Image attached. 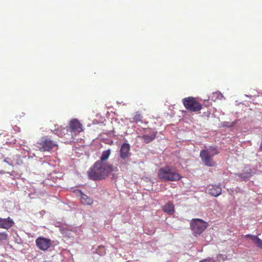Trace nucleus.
Returning <instances> with one entry per match:
<instances>
[{"instance_id":"obj_1","label":"nucleus","mask_w":262,"mask_h":262,"mask_svg":"<svg viewBox=\"0 0 262 262\" xmlns=\"http://www.w3.org/2000/svg\"><path fill=\"white\" fill-rule=\"evenodd\" d=\"M113 171V168L111 165L96 162L88 171V174L90 179L97 181L105 179Z\"/></svg>"},{"instance_id":"obj_2","label":"nucleus","mask_w":262,"mask_h":262,"mask_svg":"<svg viewBox=\"0 0 262 262\" xmlns=\"http://www.w3.org/2000/svg\"><path fill=\"white\" fill-rule=\"evenodd\" d=\"M158 178L162 181H178L182 177L174 168L170 166L160 168L157 173Z\"/></svg>"},{"instance_id":"obj_3","label":"nucleus","mask_w":262,"mask_h":262,"mask_svg":"<svg viewBox=\"0 0 262 262\" xmlns=\"http://www.w3.org/2000/svg\"><path fill=\"white\" fill-rule=\"evenodd\" d=\"M219 154L217 149L214 147H209L201 150L200 157L203 163L208 167H213L215 165V162L213 157Z\"/></svg>"},{"instance_id":"obj_4","label":"nucleus","mask_w":262,"mask_h":262,"mask_svg":"<svg viewBox=\"0 0 262 262\" xmlns=\"http://www.w3.org/2000/svg\"><path fill=\"white\" fill-rule=\"evenodd\" d=\"M207 226V223L199 219H192L190 222V228L192 234L196 237L200 235Z\"/></svg>"},{"instance_id":"obj_5","label":"nucleus","mask_w":262,"mask_h":262,"mask_svg":"<svg viewBox=\"0 0 262 262\" xmlns=\"http://www.w3.org/2000/svg\"><path fill=\"white\" fill-rule=\"evenodd\" d=\"M57 146L56 142L50 139L48 136L42 137L37 143V147L43 151H50Z\"/></svg>"},{"instance_id":"obj_6","label":"nucleus","mask_w":262,"mask_h":262,"mask_svg":"<svg viewBox=\"0 0 262 262\" xmlns=\"http://www.w3.org/2000/svg\"><path fill=\"white\" fill-rule=\"evenodd\" d=\"M182 102L185 107L191 112H198L202 108V105L192 97L185 98Z\"/></svg>"},{"instance_id":"obj_7","label":"nucleus","mask_w":262,"mask_h":262,"mask_svg":"<svg viewBox=\"0 0 262 262\" xmlns=\"http://www.w3.org/2000/svg\"><path fill=\"white\" fill-rule=\"evenodd\" d=\"M37 247L40 250L48 251L52 246V241L43 236H39L35 240Z\"/></svg>"},{"instance_id":"obj_8","label":"nucleus","mask_w":262,"mask_h":262,"mask_svg":"<svg viewBox=\"0 0 262 262\" xmlns=\"http://www.w3.org/2000/svg\"><path fill=\"white\" fill-rule=\"evenodd\" d=\"M68 129L72 136H76L83 130L82 124L77 119H73L71 120Z\"/></svg>"},{"instance_id":"obj_9","label":"nucleus","mask_w":262,"mask_h":262,"mask_svg":"<svg viewBox=\"0 0 262 262\" xmlns=\"http://www.w3.org/2000/svg\"><path fill=\"white\" fill-rule=\"evenodd\" d=\"M74 193L77 197H79L80 202L84 205H92L93 203V200L84 194L81 190L75 189L74 190Z\"/></svg>"},{"instance_id":"obj_10","label":"nucleus","mask_w":262,"mask_h":262,"mask_svg":"<svg viewBox=\"0 0 262 262\" xmlns=\"http://www.w3.org/2000/svg\"><path fill=\"white\" fill-rule=\"evenodd\" d=\"M130 146L127 143H124L121 145L120 149V157L121 159L126 160L129 157L130 155Z\"/></svg>"},{"instance_id":"obj_11","label":"nucleus","mask_w":262,"mask_h":262,"mask_svg":"<svg viewBox=\"0 0 262 262\" xmlns=\"http://www.w3.org/2000/svg\"><path fill=\"white\" fill-rule=\"evenodd\" d=\"M207 190L208 193L213 196H218L222 193V188L220 184L209 185L208 186Z\"/></svg>"},{"instance_id":"obj_12","label":"nucleus","mask_w":262,"mask_h":262,"mask_svg":"<svg viewBox=\"0 0 262 262\" xmlns=\"http://www.w3.org/2000/svg\"><path fill=\"white\" fill-rule=\"evenodd\" d=\"M13 221L9 217L6 219L0 217V228H1L8 229L13 226Z\"/></svg>"},{"instance_id":"obj_13","label":"nucleus","mask_w":262,"mask_h":262,"mask_svg":"<svg viewBox=\"0 0 262 262\" xmlns=\"http://www.w3.org/2000/svg\"><path fill=\"white\" fill-rule=\"evenodd\" d=\"M245 237L249 238L254 243V244L258 248L262 249V240L258 237L257 235L248 234L245 235Z\"/></svg>"},{"instance_id":"obj_14","label":"nucleus","mask_w":262,"mask_h":262,"mask_svg":"<svg viewBox=\"0 0 262 262\" xmlns=\"http://www.w3.org/2000/svg\"><path fill=\"white\" fill-rule=\"evenodd\" d=\"M162 209L164 212L172 215L174 212V206L172 203L169 202L163 206Z\"/></svg>"},{"instance_id":"obj_15","label":"nucleus","mask_w":262,"mask_h":262,"mask_svg":"<svg viewBox=\"0 0 262 262\" xmlns=\"http://www.w3.org/2000/svg\"><path fill=\"white\" fill-rule=\"evenodd\" d=\"M111 150L110 149L104 150L102 153L100 160L97 162H99V163L100 164H107L106 163L104 162V161L108 159L111 155Z\"/></svg>"},{"instance_id":"obj_16","label":"nucleus","mask_w":262,"mask_h":262,"mask_svg":"<svg viewBox=\"0 0 262 262\" xmlns=\"http://www.w3.org/2000/svg\"><path fill=\"white\" fill-rule=\"evenodd\" d=\"M157 132H152L150 135H143L142 138L146 143H148L153 141L156 137Z\"/></svg>"},{"instance_id":"obj_17","label":"nucleus","mask_w":262,"mask_h":262,"mask_svg":"<svg viewBox=\"0 0 262 262\" xmlns=\"http://www.w3.org/2000/svg\"><path fill=\"white\" fill-rule=\"evenodd\" d=\"M68 132L67 128H62L61 126L55 129L53 132L54 134L57 135L59 137H62L65 135Z\"/></svg>"},{"instance_id":"obj_18","label":"nucleus","mask_w":262,"mask_h":262,"mask_svg":"<svg viewBox=\"0 0 262 262\" xmlns=\"http://www.w3.org/2000/svg\"><path fill=\"white\" fill-rule=\"evenodd\" d=\"M93 253H96L100 256H103L106 254V250L105 247L103 246H99L94 250V248H92Z\"/></svg>"},{"instance_id":"obj_19","label":"nucleus","mask_w":262,"mask_h":262,"mask_svg":"<svg viewBox=\"0 0 262 262\" xmlns=\"http://www.w3.org/2000/svg\"><path fill=\"white\" fill-rule=\"evenodd\" d=\"M223 97L222 94L219 91L213 92L212 94L211 100L215 101L216 99H221Z\"/></svg>"},{"instance_id":"obj_20","label":"nucleus","mask_w":262,"mask_h":262,"mask_svg":"<svg viewBox=\"0 0 262 262\" xmlns=\"http://www.w3.org/2000/svg\"><path fill=\"white\" fill-rule=\"evenodd\" d=\"M252 176V173L250 172H243L238 174L239 178L243 180H246Z\"/></svg>"},{"instance_id":"obj_21","label":"nucleus","mask_w":262,"mask_h":262,"mask_svg":"<svg viewBox=\"0 0 262 262\" xmlns=\"http://www.w3.org/2000/svg\"><path fill=\"white\" fill-rule=\"evenodd\" d=\"M142 118V115L140 113L137 112L132 118L133 120H130V122L138 123L141 121Z\"/></svg>"},{"instance_id":"obj_22","label":"nucleus","mask_w":262,"mask_h":262,"mask_svg":"<svg viewBox=\"0 0 262 262\" xmlns=\"http://www.w3.org/2000/svg\"><path fill=\"white\" fill-rule=\"evenodd\" d=\"M8 238V234L6 232H0V242Z\"/></svg>"},{"instance_id":"obj_23","label":"nucleus","mask_w":262,"mask_h":262,"mask_svg":"<svg viewBox=\"0 0 262 262\" xmlns=\"http://www.w3.org/2000/svg\"><path fill=\"white\" fill-rule=\"evenodd\" d=\"M234 123L233 122L231 124L230 122L227 121H224L223 122V125L224 127H230L234 125Z\"/></svg>"},{"instance_id":"obj_24","label":"nucleus","mask_w":262,"mask_h":262,"mask_svg":"<svg viewBox=\"0 0 262 262\" xmlns=\"http://www.w3.org/2000/svg\"><path fill=\"white\" fill-rule=\"evenodd\" d=\"M4 161L9 165L12 166L13 165V161L9 158H5Z\"/></svg>"},{"instance_id":"obj_25","label":"nucleus","mask_w":262,"mask_h":262,"mask_svg":"<svg viewBox=\"0 0 262 262\" xmlns=\"http://www.w3.org/2000/svg\"><path fill=\"white\" fill-rule=\"evenodd\" d=\"M200 262H214V260L210 258H208L207 259L202 260L200 261Z\"/></svg>"},{"instance_id":"obj_26","label":"nucleus","mask_w":262,"mask_h":262,"mask_svg":"<svg viewBox=\"0 0 262 262\" xmlns=\"http://www.w3.org/2000/svg\"><path fill=\"white\" fill-rule=\"evenodd\" d=\"M110 135L111 134H112V135L113 136H115V131L114 130H112L110 133H109Z\"/></svg>"},{"instance_id":"obj_27","label":"nucleus","mask_w":262,"mask_h":262,"mask_svg":"<svg viewBox=\"0 0 262 262\" xmlns=\"http://www.w3.org/2000/svg\"><path fill=\"white\" fill-rule=\"evenodd\" d=\"M260 150L262 151V142H261L260 145L259 146Z\"/></svg>"}]
</instances>
